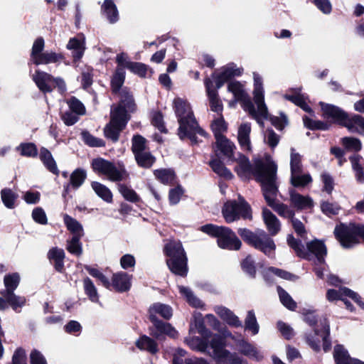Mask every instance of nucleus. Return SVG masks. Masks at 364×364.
I'll list each match as a JSON object with an SVG mask.
<instances>
[{"mask_svg": "<svg viewBox=\"0 0 364 364\" xmlns=\"http://www.w3.org/2000/svg\"><path fill=\"white\" fill-rule=\"evenodd\" d=\"M266 163L260 158L254 159L253 164L245 155L240 154L238 166L234 168L238 177L243 181L250 180L251 175L261 183V188L267 204L274 208L277 205L275 198L278 192L276 184L277 165L268 154L265 156Z\"/></svg>", "mask_w": 364, "mask_h": 364, "instance_id": "1", "label": "nucleus"}, {"mask_svg": "<svg viewBox=\"0 0 364 364\" xmlns=\"http://www.w3.org/2000/svg\"><path fill=\"white\" fill-rule=\"evenodd\" d=\"M173 107L178 123V136L180 139H189L192 145L198 143L197 134L205 136L206 132L199 126L190 103L181 97L173 100Z\"/></svg>", "mask_w": 364, "mask_h": 364, "instance_id": "2", "label": "nucleus"}, {"mask_svg": "<svg viewBox=\"0 0 364 364\" xmlns=\"http://www.w3.org/2000/svg\"><path fill=\"white\" fill-rule=\"evenodd\" d=\"M185 342L191 349L208 354L216 364H247V362L236 353H232L225 348L219 336H213L209 345L201 338L195 336L187 337Z\"/></svg>", "mask_w": 364, "mask_h": 364, "instance_id": "3", "label": "nucleus"}, {"mask_svg": "<svg viewBox=\"0 0 364 364\" xmlns=\"http://www.w3.org/2000/svg\"><path fill=\"white\" fill-rule=\"evenodd\" d=\"M307 239L306 229H296L295 235H289L287 238L289 246L292 248L296 254L305 258L309 255V252L315 255L316 260L319 264H323L325 261V256L327 254L326 247L322 240L314 239L309 242H306L305 247L302 241Z\"/></svg>", "mask_w": 364, "mask_h": 364, "instance_id": "4", "label": "nucleus"}, {"mask_svg": "<svg viewBox=\"0 0 364 364\" xmlns=\"http://www.w3.org/2000/svg\"><path fill=\"white\" fill-rule=\"evenodd\" d=\"M322 109L324 117L332 118L333 122L339 127H346L350 132H358V126L364 131V117L356 114H350L336 105H324Z\"/></svg>", "mask_w": 364, "mask_h": 364, "instance_id": "5", "label": "nucleus"}, {"mask_svg": "<svg viewBox=\"0 0 364 364\" xmlns=\"http://www.w3.org/2000/svg\"><path fill=\"white\" fill-rule=\"evenodd\" d=\"M164 250L169 257L166 262L170 270L176 274L185 276L187 272V258L181 242L170 240L166 244Z\"/></svg>", "mask_w": 364, "mask_h": 364, "instance_id": "6", "label": "nucleus"}, {"mask_svg": "<svg viewBox=\"0 0 364 364\" xmlns=\"http://www.w3.org/2000/svg\"><path fill=\"white\" fill-rule=\"evenodd\" d=\"M223 215L228 223L240 219L252 220V208L245 199L239 196L238 201L230 200L225 202L222 209Z\"/></svg>", "mask_w": 364, "mask_h": 364, "instance_id": "7", "label": "nucleus"}, {"mask_svg": "<svg viewBox=\"0 0 364 364\" xmlns=\"http://www.w3.org/2000/svg\"><path fill=\"white\" fill-rule=\"evenodd\" d=\"M91 167L95 173L107 176L111 181H121L127 175L124 165L117 168L114 162L102 157L92 159Z\"/></svg>", "mask_w": 364, "mask_h": 364, "instance_id": "8", "label": "nucleus"}, {"mask_svg": "<svg viewBox=\"0 0 364 364\" xmlns=\"http://www.w3.org/2000/svg\"><path fill=\"white\" fill-rule=\"evenodd\" d=\"M32 80L40 92L43 94L52 92L55 87H58L60 92H64L66 90L65 81L61 77H55L39 69L35 71L32 75Z\"/></svg>", "mask_w": 364, "mask_h": 364, "instance_id": "9", "label": "nucleus"}, {"mask_svg": "<svg viewBox=\"0 0 364 364\" xmlns=\"http://www.w3.org/2000/svg\"><path fill=\"white\" fill-rule=\"evenodd\" d=\"M124 110L119 107L112 111L110 122L104 128L105 136L113 143L118 141L121 132L124 129L128 119L123 117Z\"/></svg>", "mask_w": 364, "mask_h": 364, "instance_id": "10", "label": "nucleus"}, {"mask_svg": "<svg viewBox=\"0 0 364 364\" xmlns=\"http://www.w3.org/2000/svg\"><path fill=\"white\" fill-rule=\"evenodd\" d=\"M240 235L245 241L262 250L266 255H270L275 249L273 240L267 235H255L250 229H242Z\"/></svg>", "mask_w": 364, "mask_h": 364, "instance_id": "11", "label": "nucleus"}, {"mask_svg": "<svg viewBox=\"0 0 364 364\" xmlns=\"http://www.w3.org/2000/svg\"><path fill=\"white\" fill-rule=\"evenodd\" d=\"M205 233L218 238V246L223 249L238 250L241 242L230 229H203Z\"/></svg>", "mask_w": 364, "mask_h": 364, "instance_id": "12", "label": "nucleus"}, {"mask_svg": "<svg viewBox=\"0 0 364 364\" xmlns=\"http://www.w3.org/2000/svg\"><path fill=\"white\" fill-rule=\"evenodd\" d=\"M329 335V326L327 322L323 320L321 321L319 325H317L316 328L314 330V334L308 335L306 336V341L309 345L315 350L319 349L320 343L323 341V348L325 352L330 350L331 343L328 341Z\"/></svg>", "mask_w": 364, "mask_h": 364, "instance_id": "13", "label": "nucleus"}, {"mask_svg": "<svg viewBox=\"0 0 364 364\" xmlns=\"http://www.w3.org/2000/svg\"><path fill=\"white\" fill-rule=\"evenodd\" d=\"M334 234L344 248H349L364 240V229H335Z\"/></svg>", "mask_w": 364, "mask_h": 364, "instance_id": "14", "label": "nucleus"}, {"mask_svg": "<svg viewBox=\"0 0 364 364\" xmlns=\"http://www.w3.org/2000/svg\"><path fill=\"white\" fill-rule=\"evenodd\" d=\"M123 54H117L116 56V63L117 66L112 77L110 85L112 93L117 94L121 91L122 87L125 81L126 73L123 66Z\"/></svg>", "mask_w": 364, "mask_h": 364, "instance_id": "15", "label": "nucleus"}, {"mask_svg": "<svg viewBox=\"0 0 364 364\" xmlns=\"http://www.w3.org/2000/svg\"><path fill=\"white\" fill-rule=\"evenodd\" d=\"M204 85L209 100L210 110L221 114L223 109V105L219 98L218 90L216 89H213V82L212 80L210 77H205L204 79Z\"/></svg>", "mask_w": 364, "mask_h": 364, "instance_id": "16", "label": "nucleus"}, {"mask_svg": "<svg viewBox=\"0 0 364 364\" xmlns=\"http://www.w3.org/2000/svg\"><path fill=\"white\" fill-rule=\"evenodd\" d=\"M324 105H333L323 102H321L319 103V105L321 107V110L322 112L323 118L326 119L328 121L324 122V121H321V120H315L311 118H309L307 116H304L303 117V122H304V124L305 127H306L307 129L312 130V131H315V130L327 131V130L330 129V128L333 124L339 126L338 124L333 122V120L332 119V118H327V117H324L323 110L322 109V107H323Z\"/></svg>", "mask_w": 364, "mask_h": 364, "instance_id": "17", "label": "nucleus"}, {"mask_svg": "<svg viewBox=\"0 0 364 364\" xmlns=\"http://www.w3.org/2000/svg\"><path fill=\"white\" fill-rule=\"evenodd\" d=\"M119 54H123L122 57L123 66L124 68L128 69L133 74L141 78H146L148 71L151 73L153 70L149 65L141 62H132L129 60L128 55L126 53L122 52Z\"/></svg>", "mask_w": 364, "mask_h": 364, "instance_id": "18", "label": "nucleus"}, {"mask_svg": "<svg viewBox=\"0 0 364 364\" xmlns=\"http://www.w3.org/2000/svg\"><path fill=\"white\" fill-rule=\"evenodd\" d=\"M120 100L118 105L113 109L117 110L119 107L124 110L123 117L127 119V112H134L136 109L132 93L127 87H124L119 91Z\"/></svg>", "mask_w": 364, "mask_h": 364, "instance_id": "19", "label": "nucleus"}, {"mask_svg": "<svg viewBox=\"0 0 364 364\" xmlns=\"http://www.w3.org/2000/svg\"><path fill=\"white\" fill-rule=\"evenodd\" d=\"M157 315H159L164 319H170L173 315L172 308L165 304L162 303H154L149 306V317L152 323L159 321L157 318Z\"/></svg>", "mask_w": 364, "mask_h": 364, "instance_id": "20", "label": "nucleus"}, {"mask_svg": "<svg viewBox=\"0 0 364 364\" xmlns=\"http://www.w3.org/2000/svg\"><path fill=\"white\" fill-rule=\"evenodd\" d=\"M235 348L240 353L249 358L255 360H259L262 358L260 351L255 346L243 338L236 340Z\"/></svg>", "mask_w": 364, "mask_h": 364, "instance_id": "21", "label": "nucleus"}, {"mask_svg": "<svg viewBox=\"0 0 364 364\" xmlns=\"http://www.w3.org/2000/svg\"><path fill=\"white\" fill-rule=\"evenodd\" d=\"M87 178L86 171L80 168H77L74 170L70 176V181L68 183H65L63 186V196H65L70 191V187L71 186L73 189L79 188Z\"/></svg>", "mask_w": 364, "mask_h": 364, "instance_id": "22", "label": "nucleus"}, {"mask_svg": "<svg viewBox=\"0 0 364 364\" xmlns=\"http://www.w3.org/2000/svg\"><path fill=\"white\" fill-rule=\"evenodd\" d=\"M208 164L212 171L218 176L226 180H231L233 178V174L230 170L225 166V164L218 157L217 154H215L214 156H211V159Z\"/></svg>", "mask_w": 364, "mask_h": 364, "instance_id": "23", "label": "nucleus"}, {"mask_svg": "<svg viewBox=\"0 0 364 364\" xmlns=\"http://www.w3.org/2000/svg\"><path fill=\"white\" fill-rule=\"evenodd\" d=\"M215 140V146L217 149L228 159L238 163L240 159H235L234 158V150L236 148L235 144L225 136H219V138L216 136Z\"/></svg>", "mask_w": 364, "mask_h": 364, "instance_id": "24", "label": "nucleus"}, {"mask_svg": "<svg viewBox=\"0 0 364 364\" xmlns=\"http://www.w3.org/2000/svg\"><path fill=\"white\" fill-rule=\"evenodd\" d=\"M291 204L298 210H306L314 207V202L311 197L304 196L297 193L294 188L289 191Z\"/></svg>", "mask_w": 364, "mask_h": 364, "instance_id": "25", "label": "nucleus"}, {"mask_svg": "<svg viewBox=\"0 0 364 364\" xmlns=\"http://www.w3.org/2000/svg\"><path fill=\"white\" fill-rule=\"evenodd\" d=\"M214 311L228 325L235 328L242 327V321L229 309L223 306H217L214 308Z\"/></svg>", "mask_w": 364, "mask_h": 364, "instance_id": "26", "label": "nucleus"}, {"mask_svg": "<svg viewBox=\"0 0 364 364\" xmlns=\"http://www.w3.org/2000/svg\"><path fill=\"white\" fill-rule=\"evenodd\" d=\"M132 275L126 272H119L114 274L112 278V284L114 288L120 292L128 291L132 285Z\"/></svg>", "mask_w": 364, "mask_h": 364, "instance_id": "27", "label": "nucleus"}, {"mask_svg": "<svg viewBox=\"0 0 364 364\" xmlns=\"http://www.w3.org/2000/svg\"><path fill=\"white\" fill-rule=\"evenodd\" d=\"M153 324L154 328L151 329V335L157 339H159L163 334L171 338H176L178 336V331L168 323L159 321L153 323Z\"/></svg>", "mask_w": 364, "mask_h": 364, "instance_id": "28", "label": "nucleus"}, {"mask_svg": "<svg viewBox=\"0 0 364 364\" xmlns=\"http://www.w3.org/2000/svg\"><path fill=\"white\" fill-rule=\"evenodd\" d=\"M39 159L48 171L56 176L59 175L60 171L56 162L51 152L47 148L42 146L40 149Z\"/></svg>", "mask_w": 364, "mask_h": 364, "instance_id": "29", "label": "nucleus"}, {"mask_svg": "<svg viewBox=\"0 0 364 364\" xmlns=\"http://www.w3.org/2000/svg\"><path fill=\"white\" fill-rule=\"evenodd\" d=\"M155 178L164 185L173 186L176 183L177 176L172 168H159L154 171Z\"/></svg>", "mask_w": 364, "mask_h": 364, "instance_id": "30", "label": "nucleus"}, {"mask_svg": "<svg viewBox=\"0 0 364 364\" xmlns=\"http://www.w3.org/2000/svg\"><path fill=\"white\" fill-rule=\"evenodd\" d=\"M68 50H72V56L73 60L77 62L80 60L85 51V41L77 38H72L69 40L68 43L66 46Z\"/></svg>", "mask_w": 364, "mask_h": 364, "instance_id": "31", "label": "nucleus"}, {"mask_svg": "<svg viewBox=\"0 0 364 364\" xmlns=\"http://www.w3.org/2000/svg\"><path fill=\"white\" fill-rule=\"evenodd\" d=\"M101 9L110 23L119 20V12L113 0H105Z\"/></svg>", "mask_w": 364, "mask_h": 364, "instance_id": "32", "label": "nucleus"}, {"mask_svg": "<svg viewBox=\"0 0 364 364\" xmlns=\"http://www.w3.org/2000/svg\"><path fill=\"white\" fill-rule=\"evenodd\" d=\"M355 296L354 291L346 287H341L338 289H330L326 292V299L328 301L344 300V297Z\"/></svg>", "mask_w": 364, "mask_h": 364, "instance_id": "33", "label": "nucleus"}, {"mask_svg": "<svg viewBox=\"0 0 364 364\" xmlns=\"http://www.w3.org/2000/svg\"><path fill=\"white\" fill-rule=\"evenodd\" d=\"M63 59H64V56L61 53L46 51L38 56L32 63L36 65H47L59 62Z\"/></svg>", "mask_w": 364, "mask_h": 364, "instance_id": "34", "label": "nucleus"}, {"mask_svg": "<svg viewBox=\"0 0 364 364\" xmlns=\"http://www.w3.org/2000/svg\"><path fill=\"white\" fill-rule=\"evenodd\" d=\"M136 164L145 169L150 168L156 162V157L149 151H146L134 155Z\"/></svg>", "mask_w": 364, "mask_h": 364, "instance_id": "35", "label": "nucleus"}, {"mask_svg": "<svg viewBox=\"0 0 364 364\" xmlns=\"http://www.w3.org/2000/svg\"><path fill=\"white\" fill-rule=\"evenodd\" d=\"M118 190L126 200L135 204L142 202L136 192L132 188L128 187L126 184L119 183Z\"/></svg>", "mask_w": 364, "mask_h": 364, "instance_id": "36", "label": "nucleus"}, {"mask_svg": "<svg viewBox=\"0 0 364 364\" xmlns=\"http://www.w3.org/2000/svg\"><path fill=\"white\" fill-rule=\"evenodd\" d=\"M333 357L337 364H353L356 359H352L348 351L341 345L334 347Z\"/></svg>", "mask_w": 364, "mask_h": 364, "instance_id": "37", "label": "nucleus"}, {"mask_svg": "<svg viewBox=\"0 0 364 364\" xmlns=\"http://www.w3.org/2000/svg\"><path fill=\"white\" fill-rule=\"evenodd\" d=\"M16 149L24 157L36 158L38 154L37 146L33 142L21 143Z\"/></svg>", "mask_w": 364, "mask_h": 364, "instance_id": "38", "label": "nucleus"}, {"mask_svg": "<svg viewBox=\"0 0 364 364\" xmlns=\"http://www.w3.org/2000/svg\"><path fill=\"white\" fill-rule=\"evenodd\" d=\"M48 257L50 261L54 262L56 270L61 272L63 268V259L65 257L63 250L53 247L49 250Z\"/></svg>", "mask_w": 364, "mask_h": 364, "instance_id": "39", "label": "nucleus"}, {"mask_svg": "<svg viewBox=\"0 0 364 364\" xmlns=\"http://www.w3.org/2000/svg\"><path fill=\"white\" fill-rule=\"evenodd\" d=\"M136 346L140 350H147L152 354L157 353L159 350L156 341L146 336L140 337L136 341Z\"/></svg>", "mask_w": 364, "mask_h": 364, "instance_id": "40", "label": "nucleus"}, {"mask_svg": "<svg viewBox=\"0 0 364 364\" xmlns=\"http://www.w3.org/2000/svg\"><path fill=\"white\" fill-rule=\"evenodd\" d=\"M147 140L141 134H134L132 138V151L134 155L146 151L149 149L147 147Z\"/></svg>", "mask_w": 364, "mask_h": 364, "instance_id": "41", "label": "nucleus"}, {"mask_svg": "<svg viewBox=\"0 0 364 364\" xmlns=\"http://www.w3.org/2000/svg\"><path fill=\"white\" fill-rule=\"evenodd\" d=\"M92 189L95 193L107 203L112 202V193L111 191L105 185L97 181H93L91 183Z\"/></svg>", "mask_w": 364, "mask_h": 364, "instance_id": "42", "label": "nucleus"}, {"mask_svg": "<svg viewBox=\"0 0 364 364\" xmlns=\"http://www.w3.org/2000/svg\"><path fill=\"white\" fill-rule=\"evenodd\" d=\"M80 135L85 144L90 147H104L105 146V141L103 139L93 136L87 130H82Z\"/></svg>", "mask_w": 364, "mask_h": 364, "instance_id": "43", "label": "nucleus"}, {"mask_svg": "<svg viewBox=\"0 0 364 364\" xmlns=\"http://www.w3.org/2000/svg\"><path fill=\"white\" fill-rule=\"evenodd\" d=\"M20 281V277L17 273L8 274L4 277L5 289L1 292L2 295L13 293L17 288Z\"/></svg>", "mask_w": 364, "mask_h": 364, "instance_id": "44", "label": "nucleus"}, {"mask_svg": "<svg viewBox=\"0 0 364 364\" xmlns=\"http://www.w3.org/2000/svg\"><path fill=\"white\" fill-rule=\"evenodd\" d=\"M18 195L14 192L11 188H5L1 191V198L4 205L9 209L15 208V202Z\"/></svg>", "mask_w": 364, "mask_h": 364, "instance_id": "45", "label": "nucleus"}, {"mask_svg": "<svg viewBox=\"0 0 364 364\" xmlns=\"http://www.w3.org/2000/svg\"><path fill=\"white\" fill-rule=\"evenodd\" d=\"M179 292L185 297L190 305L196 308H203L202 301L196 297L191 290L183 286H178Z\"/></svg>", "mask_w": 364, "mask_h": 364, "instance_id": "46", "label": "nucleus"}, {"mask_svg": "<svg viewBox=\"0 0 364 364\" xmlns=\"http://www.w3.org/2000/svg\"><path fill=\"white\" fill-rule=\"evenodd\" d=\"M284 98L291 102L294 103L295 105L299 107L304 111L306 112H312L310 106L306 103V100L303 95L298 93L295 95H285Z\"/></svg>", "mask_w": 364, "mask_h": 364, "instance_id": "47", "label": "nucleus"}, {"mask_svg": "<svg viewBox=\"0 0 364 364\" xmlns=\"http://www.w3.org/2000/svg\"><path fill=\"white\" fill-rule=\"evenodd\" d=\"M341 144L347 151H360L362 144L359 139L352 136H345L341 139Z\"/></svg>", "mask_w": 364, "mask_h": 364, "instance_id": "48", "label": "nucleus"}, {"mask_svg": "<svg viewBox=\"0 0 364 364\" xmlns=\"http://www.w3.org/2000/svg\"><path fill=\"white\" fill-rule=\"evenodd\" d=\"M228 90L233 94L234 97L237 101L243 100L247 95L244 90L242 85L239 81L229 82Z\"/></svg>", "mask_w": 364, "mask_h": 364, "instance_id": "49", "label": "nucleus"}, {"mask_svg": "<svg viewBox=\"0 0 364 364\" xmlns=\"http://www.w3.org/2000/svg\"><path fill=\"white\" fill-rule=\"evenodd\" d=\"M151 124L161 133H168V129L165 126V122L164 120V115L161 111L158 110L154 112L151 119Z\"/></svg>", "mask_w": 364, "mask_h": 364, "instance_id": "50", "label": "nucleus"}, {"mask_svg": "<svg viewBox=\"0 0 364 364\" xmlns=\"http://www.w3.org/2000/svg\"><path fill=\"white\" fill-rule=\"evenodd\" d=\"M259 328L254 311H249L245 321V328L251 331L253 335H256L259 332Z\"/></svg>", "mask_w": 364, "mask_h": 364, "instance_id": "51", "label": "nucleus"}, {"mask_svg": "<svg viewBox=\"0 0 364 364\" xmlns=\"http://www.w3.org/2000/svg\"><path fill=\"white\" fill-rule=\"evenodd\" d=\"M73 236L71 240L68 242V250L76 255H80L82 252V248L79 242L80 235L77 232L79 229H72Z\"/></svg>", "mask_w": 364, "mask_h": 364, "instance_id": "52", "label": "nucleus"}, {"mask_svg": "<svg viewBox=\"0 0 364 364\" xmlns=\"http://www.w3.org/2000/svg\"><path fill=\"white\" fill-rule=\"evenodd\" d=\"M211 128L214 134V136L216 139V136L219 137V136H224L222 132H226L228 129V125L222 115L220 114V117L217 118L213 120Z\"/></svg>", "mask_w": 364, "mask_h": 364, "instance_id": "53", "label": "nucleus"}, {"mask_svg": "<svg viewBox=\"0 0 364 364\" xmlns=\"http://www.w3.org/2000/svg\"><path fill=\"white\" fill-rule=\"evenodd\" d=\"M45 41L43 37H38L34 41L30 58L32 63L43 53Z\"/></svg>", "mask_w": 364, "mask_h": 364, "instance_id": "54", "label": "nucleus"}, {"mask_svg": "<svg viewBox=\"0 0 364 364\" xmlns=\"http://www.w3.org/2000/svg\"><path fill=\"white\" fill-rule=\"evenodd\" d=\"M277 291L282 304L290 310H294L296 307V304L291 296L281 287H277Z\"/></svg>", "mask_w": 364, "mask_h": 364, "instance_id": "55", "label": "nucleus"}, {"mask_svg": "<svg viewBox=\"0 0 364 364\" xmlns=\"http://www.w3.org/2000/svg\"><path fill=\"white\" fill-rule=\"evenodd\" d=\"M84 289L85 294L88 296L90 299L93 302L98 301V294L97 289L91 279L88 277L84 279Z\"/></svg>", "mask_w": 364, "mask_h": 364, "instance_id": "56", "label": "nucleus"}, {"mask_svg": "<svg viewBox=\"0 0 364 364\" xmlns=\"http://www.w3.org/2000/svg\"><path fill=\"white\" fill-rule=\"evenodd\" d=\"M262 217L267 228H279V221L269 209L262 210Z\"/></svg>", "mask_w": 364, "mask_h": 364, "instance_id": "57", "label": "nucleus"}, {"mask_svg": "<svg viewBox=\"0 0 364 364\" xmlns=\"http://www.w3.org/2000/svg\"><path fill=\"white\" fill-rule=\"evenodd\" d=\"M321 209L323 214L328 217L336 215L338 214L341 207L337 203L323 201L321 203Z\"/></svg>", "mask_w": 364, "mask_h": 364, "instance_id": "58", "label": "nucleus"}, {"mask_svg": "<svg viewBox=\"0 0 364 364\" xmlns=\"http://www.w3.org/2000/svg\"><path fill=\"white\" fill-rule=\"evenodd\" d=\"M291 174H299L302 172L301 156L299 153L291 154Z\"/></svg>", "mask_w": 364, "mask_h": 364, "instance_id": "59", "label": "nucleus"}, {"mask_svg": "<svg viewBox=\"0 0 364 364\" xmlns=\"http://www.w3.org/2000/svg\"><path fill=\"white\" fill-rule=\"evenodd\" d=\"M230 74L227 73L225 68L220 73H213L211 77L215 82V87L214 89L218 90L222 87L226 82L230 80Z\"/></svg>", "mask_w": 364, "mask_h": 364, "instance_id": "60", "label": "nucleus"}, {"mask_svg": "<svg viewBox=\"0 0 364 364\" xmlns=\"http://www.w3.org/2000/svg\"><path fill=\"white\" fill-rule=\"evenodd\" d=\"M184 193L183 187L178 184L175 188H171L168 192V200L171 205H176L179 203L181 196Z\"/></svg>", "mask_w": 364, "mask_h": 364, "instance_id": "61", "label": "nucleus"}, {"mask_svg": "<svg viewBox=\"0 0 364 364\" xmlns=\"http://www.w3.org/2000/svg\"><path fill=\"white\" fill-rule=\"evenodd\" d=\"M6 299L7 303H9L14 309H16L18 307H21L24 305L26 299L23 296L16 295L14 292L8 294L3 295Z\"/></svg>", "mask_w": 364, "mask_h": 364, "instance_id": "62", "label": "nucleus"}, {"mask_svg": "<svg viewBox=\"0 0 364 364\" xmlns=\"http://www.w3.org/2000/svg\"><path fill=\"white\" fill-rule=\"evenodd\" d=\"M312 181L310 175H301L299 176L296 174H291V183L294 187H305Z\"/></svg>", "mask_w": 364, "mask_h": 364, "instance_id": "63", "label": "nucleus"}, {"mask_svg": "<svg viewBox=\"0 0 364 364\" xmlns=\"http://www.w3.org/2000/svg\"><path fill=\"white\" fill-rule=\"evenodd\" d=\"M69 108L71 112L78 115H82L85 113V107L84 105L77 97L73 96L68 102Z\"/></svg>", "mask_w": 364, "mask_h": 364, "instance_id": "64", "label": "nucleus"}]
</instances>
